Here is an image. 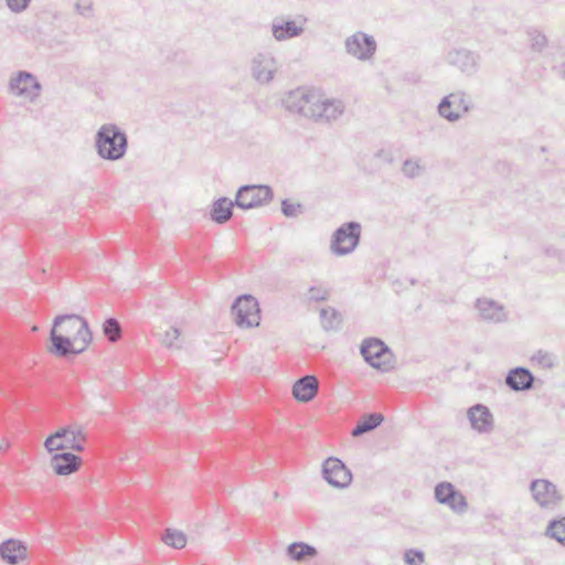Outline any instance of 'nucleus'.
Instances as JSON below:
<instances>
[{
	"mask_svg": "<svg viewBox=\"0 0 565 565\" xmlns=\"http://www.w3.org/2000/svg\"><path fill=\"white\" fill-rule=\"evenodd\" d=\"M82 463V459L73 452H57L52 456L50 466L58 476H70L76 472Z\"/></svg>",
	"mask_w": 565,
	"mask_h": 565,
	"instance_id": "22",
	"label": "nucleus"
},
{
	"mask_svg": "<svg viewBox=\"0 0 565 565\" xmlns=\"http://www.w3.org/2000/svg\"><path fill=\"white\" fill-rule=\"evenodd\" d=\"M32 331H33V332L38 331V327H36V326H34V327L32 328Z\"/></svg>",
	"mask_w": 565,
	"mask_h": 565,
	"instance_id": "45",
	"label": "nucleus"
},
{
	"mask_svg": "<svg viewBox=\"0 0 565 565\" xmlns=\"http://www.w3.org/2000/svg\"><path fill=\"white\" fill-rule=\"evenodd\" d=\"M318 95L313 89L298 87L288 92L282 98V105L286 110L298 114L305 118L312 119Z\"/></svg>",
	"mask_w": 565,
	"mask_h": 565,
	"instance_id": "5",
	"label": "nucleus"
},
{
	"mask_svg": "<svg viewBox=\"0 0 565 565\" xmlns=\"http://www.w3.org/2000/svg\"><path fill=\"white\" fill-rule=\"evenodd\" d=\"M533 360L537 362L544 369H552L555 366L556 358L553 353L547 351L539 350L534 355Z\"/></svg>",
	"mask_w": 565,
	"mask_h": 565,
	"instance_id": "36",
	"label": "nucleus"
},
{
	"mask_svg": "<svg viewBox=\"0 0 565 565\" xmlns=\"http://www.w3.org/2000/svg\"><path fill=\"white\" fill-rule=\"evenodd\" d=\"M473 105L469 95L463 90H456L441 98L437 110L441 118L449 122L461 119L462 114L469 113Z\"/></svg>",
	"mask_w": 565,
	"mask_h": 565,
	"instance_id": "7",
	"label": "nucleus"
},
{
	"mask_svg": "<svg viewBox=\"0 0 565 565\" xmlns=\"http://www.w3.org/2000/svg\"><path fill=\"white\" fill-rule=\"evenodd\" d=\"M303 23L298 24L295 20L276 18L271 23V33L276 41L298 38L303 33Z\"/></svg>",
	"mask_w": 565,
	"mask_h": 565,
	"instance_id": "23",
	"label": "nucleus"
},
{
	"mask_svg": "<svg viewBox=\"0 0 565 565\" xmlns=\"http://www.w3.org/2000/svg\"><path fill=\"white\" fill-rule=\"evenodd\" d=\"M360 352L365 362L374 369L386 372L393 367L392 352L379 338L364 339L361 343Z\"/></svg>",
	"mask_w": 565,
	"mask_h": 565,
	"instance_id": "6",
	"label": "nucleus"
},
{
	"mask_svg": "<svg viewBox=\"0 0 565 565\" xmlns=\"http://www.w3.org/2000/svg\"><path fill=\"white\" fill-rule=\"evenodd\" d=\"M162 541L173 548H183L186 544V535L182 531L167 529Z\"/></svg>",
	"mask_w": 565,
	"mask_h": 565,
	"instance_id": "31",
	"label": "nucleus"
},
{
	"mask_svg": "<svg viewBox=\"0 0 565 565\" xmlns=\"http://www.w3.org/2000/svg\"><path fill=\"white\" fill-rule=\"evenodd\" d=\"M181 332L178 328L171 327L169 330L164 332L162 338V344L172 350H179L182 347Z\"/></svg>",
	"mask_w": 565,
	"mask_h": 565,
	"instance_id": "35",
	"label": "nucleus"
},
{
	"mask_svg": "<svg viewBox=\"0 0 565 565\" xmlns=\"http://www.w3.org/2000/svg\"><path fill=\"white\" fill-rule=\"evenodd\" d=\"M121 326L116 318H107L103 323V333L110 342H116L121 337Z\"/></svg>",
	"mask_w": 565,
	"mask_h": 565,
	"instance_id": "32",
	"label": "nucleus"
},
{
	"mask_svg": "<svg viewBox=\"0 0 565 565\" xmlns=\"http://www.w3.org/2000/svg\"><path fill=\"white\" fill-rule=\"evenodd\" d=\"M384 422V416L381 413H370L364 415L352 429L353 437H360L369 431L374 430Z\"/></svg>",
	"mask_w": 565,
	"mask_h": 565,
	"instance_id": "28",
	"label": "nucleus"
},
{
	"mask_svg": "<svg viewBox=\"0 0 565 565\" xmlns=\"http://www.w3.org/2000/svg\"><path fill=\"white\" fill-rule=\"evenodd\" d=\"M318 390V379L315 375H305L295 382L292 395L297 401L308 403L316 397Z\"/></svg>",
	"mask_w": 565,
	"mask_h": 565,
	"instance_id": "24",
	"label": "nucleus"
},
{
	"mask_svg": "<svg viewBox=\"0 0 565 565\" xmlns=\"http://www.w3.org/2000/svg\"><path fill=\"white\" fill-rule=\"evenodd\" d=\"M533 500L545 510H554L563 500L556 484L547 479H534L530 483Z\"/></svg>",
	"mask_w": 565,
	"mask_h": 565,
	"instance_id": "11",
	"label": "nucleus"
},
{
	"mask_svg": "<svg viewBox=\"0 0 565 565\" xmlns=\"http://www.w3.org/2000/svg\"><path fill=\"white\" fill-rule=\"evenodd\" d=\"M545 534L565 546V516L551 520L547 524Z\"/></svg>",
	"mask_w": 565,
	"mask_h": 565,
	"instance_id": "29",
	"label": "nucleus"
},
{
	"mask_svg": "<svg viewBox=\"0 0 565 565\" xmlns=\"http://www.w3.org/2000/svg\"><path fill=\"white\" fill-rule=\"evenodd\" d=\"M321 473L328 484L337 489L348 488L352 482L351 470L337 457H329L323 461Z\"/></svg>",
	"mask_w": 565,
	"mask_h": 565,
	"instance_id": "12",
	"label": "nucleus"
},
{
	"mask_svg": "<svg viewBox=\"0 0 565 565\" xmlns=\"http://www.w3.org/2000/svg\"><path fill=\"white\" fill-rule=\"evenodd\" d=\"M476 308L483 321L500 323L508 319L504 307L492 299L479 298L476 302Z\"/></svg>",
	"mask_w": 565,
	"mask_h": 565,
	"instance_id": "21",
	"label": "nucleus"
},
{
	"mask_svg": "<svg viewBox=\"0 0 565 565\" xmlns=\"http://www.w3.org/2000/svg\"><path fill=\"white\" fill-rule=\"evenodd\" d=\"M344 47L349 55L359 61H369L374 56L377 44L372 35L356 31L345 39Z\"/></svg>",
	"mask_w": 565,
	"mask_h": 565,
	"instance_id": "14",
	"label": "nucleus"
},
{
	"mask_svg": "<svg viewBox=\"0 0 565 565\" xmlns=\"http://www.w3.org/2000/svg\"><path fill=\"white\" fill-rule=\"evenodd\" d=\"M236 206L235 200L226 196L216 199L210 210V217L216 224H225L233 216V207Z\"/></svg>",
	"mask_w": 565,
	"mask_h": 565,
	"instance_id": "26",
	"label": "nucleus"
},
{
	"mask_svg": "<svg viewBox=\"0 0 565 565\" xmlns=\"http://www.w3.org/2000/svg\"><path fill=\"white\" fill-rule=\"evenodd\" d=\"M8 89L10 94L33 103L40 96L42 85L31 72L19 71L10 78Z\"/></svg>",
	"mask_w": 565,
	"mask_h": 565,
	"instance_id": "10",
	"label": "nucleus"
},
{
	"mask_svg": "<svg viewBox=\"0 0 565 565\" xmlns=\"http://www.w3.org/2000/svg\"><path fill=\"white\" fill-rule=\"evenodd\" d=\"M526 34L532 51L541 53L545 50L547 46V38L542 31L535 28H531L527 30Z\"/></svg>",
	"mask_w": 565,
	"mask_h": 565,
	"instance_id": "33",
	"label": "nucleus"
},
{
	"mask_svg": "<svg viewBox=\"0 0 565 565\" xmlns=\"http://www.w3.org/2000/svg\"><path fill=\"white\" fill-rule=\"evenodd\" d=\"M277 60L269 53H257L252 60V75L259 84H268L278 71Z\"/></svg>",
	"mask_w": 565,
	"mask_h": 565,
	"instance_id": "17",
	"label": "nucleus"
},
{
	"mask_svg": "<svg viewBox=\"0 0 565 565\" xmlns=\"http://www.w3.org/2000/svg\"><path fill=\"white\" fill-rule=\"evenodd\" d=\"M306 297H307L308 301L320 302V301H324L328 299L329 291L326 288H322L320 286H311L308 289Z\"/></svg>",
	"mask_w": 565,
	"mask_h": 565,
	"instance_id": "38",
	"label": "nucleus"
},
{
	"mask_svg": "<svg viewBox=\"0 0 565 565\" xmlns=\"http://www.w3.org/2000/svg\"><path fill=\"white\" fill-rule=\"evenodd\" d=\"M95 149L104 160H120L127 152L128 137L116 124H104L96 131Z\"/></svg>",
	"mask_w": 565,
	"mask_h": 565,
	"instance_id": "1",
	"label": "nucleus"
},
{
	"mask_svg": "<svg viewBox=\"0 0 565 565\" xmlns=\"http://www.w3.org/2000/svg\"><path fill=\"white\" fill-rule=\"evenodd\" d=\"M10 447V444L6 440L0 441V451H6Z\"/></svg>",
	"mask_w": 565,
	"mask_h": 565,
	"instance_id": "43",
	"label": "nucleus"
},
{
	"mask_svg": "<svg viewBox=\"0 0 565 565\" xmlns=\"http://www.w3.org/2000/svg\"><path fill=\"white\" fill-rule=\"evenodd\" d=\"M435 499L440 504L448 505L456 513H463L468 503L461 492L450 482H439L435 487Z\"/></svg>",
	"mask_w": 565,
	"mask_h": 565,
	"instance_id": "16",
	"label": "nucleus"
},
{
	"mask_svg": "<svg viewBox=\"0 0 565 565\" xmlns=\"http://www.w3.org/2000/svg\"><path fill=\"white\" fill-rule=\"evenodd\" d=\"M467 417L472 429L479 434H488L494 427V418L489 407L483 404H475L467 411Z\"/></svg>",
	"mask_w": 565,
	"mask_h": 565,
	"instance_id": "19",
	"label": "nucleus"
},
{
	"mask_svg": "<svg viewBox=\"0 0 565 565\" xmlns=\"http://www.w3.org/2000/svg\"><path fill=\"white\" fill-rule=\"evenodd\" d=\"M9 10L13 13L24 12L32 0H4Z\"/></svg>",
	"mask_w": 565,
	"mask_h": 565,
	"instance_id": "40",
	"label": "nucleus"
},
{
	"mask_svg": "<svg viewBox=\"0 0 565 565\" xmlns=\"http://www.w3.org/2000/svg\"><path fill=\"white\" fill-rule=\"evenodd\" d=\"M425 172L424 166L419 159H406L402 166V173L408 179H415L423 175Z\"/></svg>",
	"mask_w": 565,
	"mask_h": 565,
	"instance_id": "34",
	"label": "nucleus"
},
{
	"mask_svg": "<svg viewBox=\"0 0 565 565\" xmlns=\"http://www.w3.org/2000/svg\"><path fill=\"white\" fill-rule=\"evenodd\" d=\"M52 328L57 330V333L74 337V340L81 342L84 348H87L93 340V334L86 319L76 313L56 316Z\"/></svg>",
	"mask_w": 565,
	"mask_h": 565,
	"instance_id": "4",
	"label": "nucleus"
},
{
	"mask_svg": "<svg viewBox=\"0 0 565 565\" xmlns=\"http://www.w3.org/2000/svg\"><path fill=\"white\" fill-rule=\"evenodd\" d=\"M362 226L356 221H349L339 226L332 234L330 250L335 256L352 254L360 244Z\"/></svg>",
	"mask_w": 565,
	"mask_h": 565,
	"instance_id": "3",
	"label": "nucleus"
},
{
	"mask_svg": "<svg viewBox=\"0 0 565 565\" xmlns=\"http://www.w3.org/2000/svg\"><path fill=\"white\" fill-rule=\"evenodd\" d=\"M50 342L49 352L58 358L77 355L86 350L81 342L74 340V337L57 333V330L53 328L50 331Z\"/></svg>",
	"mask_w": 565,
	"mask_h": 565,
	"instance_id": "15",
	"label": "nucleus"
},
{
	"mask_svg": "<svg viewBox=\"0 0 565 565\" xmlns=\"http://www.w3.org/2000/svg\"><path fill=\"white\" fill-rule=\"evenodd\" d=\"M0 557L9 565H18L28 559V546L20 540L8 539L0 544Z\"/></svg>",
	"mask_w": 565,
	"mask_h": 565,
	"instance_id": "20",
	"label": "nucleus"
},
{
	"mask_svg": "<svg viewBox=\"0 0 565 565\" xmlns=\"http://www.w3.org/2000/svg\"><path fill=\"white\" fill-rule=\"evenodd\" d=\"M445 61L448 65L471 76L476 74L479 68L480 55L469 49L455 46L447 51Z\"/></svg>",
	"mask_w": 565,
	"mask_h": 565,
	"instance_id": "13",
	"label": "nucleus"
},
{
	"mask_svg": "<svg viewBox=\"0 0 565 565\" xmlns=\"http://www.w3.org/2000/svg\"><path fill=\"white\" fill-rule=\"evenodd\" d=\"M534 375L523 366H518L509 371L505 377V384L514 392L527 391L533 387Z\"/></svg>",
	"mask_w": 565,
	"mask_h": 565,
	"instance_id": "25",
	"label": "nucleus"
},
{
	"mask_svg": "<svg viewBox=\"0 0 565 565\" xmlns=\"http://www.w3.org/2000/svg\"><path fill=\"white\" fill-rule=\"evenodd\" d=\"M286 555L289 559L301 563L317 557L318 550L313 545L302 541L292 542L287 546Z\"/></svg>",
	"mask_w": 565,
	"mask_h": 565,
	"instance_id": "27",
	"label": "nucleus"
},
{
	"mask_svg": "<svg viewBox=\"0 0 565 565\" xmlns=\"http://www.w3.org/2000/svg\"><path fill=\"white\" fill-rule=\"evenodd\" d=\"M303 211L301 203H294L288 199L281 201V213L286 217H297Z\"/></svg>",
	"mask_w": 565,
	"mask_h": 565,
	"instance_id": "37",
	"label": "nucleus"
},
{
	"mask_svg": "<svg viewBox=\"0 0 565 565\" xmlns=\"http://www.w3.org/2000/svg\"><path fill=\"white\" fill-rule=\"evenodd\" d=\"M234 321L239 328L257 327L260 321L258 301L252 295L238 296L232 305Z\"/></svg>",
	"mask_w": 565,
	"mask_h": 565,
	"instance_id": "9",
	"label": "nucleus"
},
{
	"mask_svg": "<svg viewBox=\"0 0 565 565\" xmlns=\"http://www.w3.org/2000/svg\"><path fill=\"white\" fill-rule=\"evenodd\" d=\"M558 73L565 79V63L558 67Z\"/></svg>",
	"mask_w": 565,
	"mask_h": 565,
	"instance_id": "44",
	"label": "nucleus"
},
{
	"mask_svg": "<svg viewBox=\"0 0 565 565\" xmlns=\"http://www.w3.org/2000/svg\"><path fill=\"white\" fill-rule=\"evenodd\" d=\"M320 321L322 328L327 331L337 330L341 322L338 311L331 307L320 310Z\"/></svg>",
	"mask_w": 565,
	"mask_h": 565,
	"instance_id": "30",
	"label": "nucleus"
},
{
	"mask_svg": "<svg viewBox=\"0 0 565 565\" xmlns=\"http://www.w3.org/2000/svg\"><path fill=\"white\" fill-rule=\"evenodd\" d=\"M344 111V105L341 100L322 98L318 95L312 120L316 122H330L337 120Z\"/></svg>",
	"mask_w": 565,
	"mask_h": 565,
	"instance_id": "18",
	"label": "nucleus"
},
{
	"mask_svg": "<svg viewBox=\"0 0 565 565\" xmlns=\"http://www.w3.org/2000/svg\"><path fill=\"white\" fill-rule=\"evenodd\" d=\"M273 199L274 192L269 185L245 184L238 188L235 203L242 210H250L268 204Z\"/></svg>",
	"mask_w": 565,
	"mask_h": 565,
	"instance_id": "8",
	"label": "nucleus"
},
{
	"mask_svg": "<svg viewBox=\"0 0 565 565\" xmlns=\"http://www.w3.org/2000/svg\"><path fill=\"white\" fill-rule=\"evenodd\" d=\"M75 11L83 17H90L93 12V2L92 0H78L75 3Z\"/></svg>",
	"mask_w": 565,
	"mask_h": 565,
	"instance_id": "42",
	"label": "nucleus"
},
{
	"mask_svg": "<svg viewBox=\"0 0 565 565\" xmlns=\"http://www.w3.org/2000/svg\"><path fill=\"white\" fill-rule=\"evenodd\" d=\"M404 561L407 565H422L425 561V556L422 551L411 548L404 553Z\"/></svg>",
	"mask_w": 565,
	"mask_h": 565,
	"instance_id": "39",
	"label": "nucleus"
},
{
	"mask_svg": "<svg viewBox=\"0 0 565 565\" xmlns=\"http://www.w3.org/2000/svg\"><path fill=\"white\" fill-rule=\"evenodd\" d=\"M544 254L550 258L556 259L558 263H565V249L563 248L550 245L545 247Z\"/></svg>",
	"mask_w": 565,
	"mask_h": 565,
	"instance_id": "41",
	"label": "nucleus"
},
{
	"mask_svg": "<svg viewBox=\"0 0 565 565\" xmlns=\"http://www.w3.org/2000/svg\"><path fill=\"white\" fill-rule=\"evenodd\" d=\"M86 435L81 425L74 424L57 429L54 434L50 435L44 446L49 452L55 450L72 449L73 451H83Z\"/></svg>",
	"mask_w": 565,
	"mask_h": 565,
	"instance_id": "2",
	"label": "nucleus"
}]
</instances>
